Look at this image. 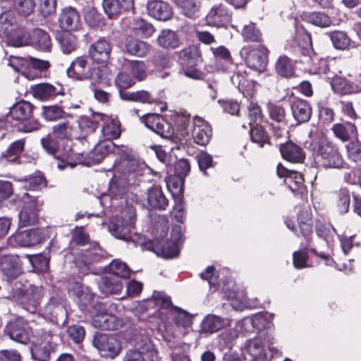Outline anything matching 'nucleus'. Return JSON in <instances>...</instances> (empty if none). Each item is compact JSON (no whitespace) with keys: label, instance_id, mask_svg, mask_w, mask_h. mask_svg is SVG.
<instances>
[{"label":"nucleus","instance_id":"6e6552de","mask_svg":"<svg viewBox=\"0 0 361 361\" xmlns=\"http://www.w3.org/2000/svg\"><path fill=\"white\" fill-rule=\"evenodd\" d=\"M114 307L113 304L97 303L94 306L95 312L92 319V324L95 328L102 330L113 331L121 325V321L108 310Z\"/></svg>","mask_w":361,"mask_h":361},{"label":"nucleus","instance_id":"de8ad7c7","mask_svg":"<svg viewBox=\"0 0 361 361\" xmlns=\"http://www.w3.org/2000/svg\"><path fill=\"white\" fill-rule=\"evenodd\" d=\"M23 187L28 190H41L47 186L45 177L41 173H35L20 180Z\"/></svg>","mask_w":361,"mask_h":361},{"label":"nucleus","instance_id":"69168bd1","mask_svg":"<svg viewBox=\"0 0 361 361\" xmlns=\"http://www.w3.org/2000/svg\"><path fill=\"white\" fill-rule=\"evenodd\" d=\"M41 145L43 149L54 158L58 159V153L59 152V142L50 136L41 138Z\"/></svg>","mask_w":361,"mask_h":361},{"label":"nucleus","instance_id":"412c9836","mask_svg":"<svg viewBox=\"0 0 361 361\" xmlns=\"http://www.w3.org/2000/svg\"><path fill=\"white\" fill-rule=\"evenodd\" d=\"M90 57L97 63H106L110 59L111 46L104 38L99 39L92 44L88 51Z\"/></svg>","mask_w":361,"mask_h":361},{"label":"nucleus","instance_id":"338daca9","mask_svg":"<svg viewBox=\"0 0 361 361\" xmlns=\"http://www.w3.org/2000/svg\"><path fill=\"white\" fill-rule=\"evenodd\" d=\"M75 295L78 298L77 302L82 306H87L90 304L94 298V294L87 287L78 285L75 289Z\"/></svg>","mask_w":361,"mask_h":361},{"label":"nucleus","instance_id":"5701e85b","mask_svg":"<svg viewBox=\"0 0 361 361\" xmlns=\"http://www.w3.org/2000/svg\"><path fill=\"white\" fill-rule=\"evenodd\" d=\"M147 11L149 16L161 21L169 20L173 15L171 7L163 1L153 0L149 1Z\"/></svg>","mask_w":361,"mask_h":361},{"label":"nucleus","instance_id":"3c124183","mask_svg":"<svg viewBox=\"0 0 361 361\" xmlns=\"http://www.w3.org/2000/svg\"><path fill=\"white\" fill-rule=\"evenodd\" d=\"M16 18L11 11H7L0 15V33L6 35L17 26Z\"/></svg>","mask_w":361,"mask_h":361},{"label":"nucleus","instance_id":"0e129e2a","mask_svg":"<svg viewBox=\"0 0 361 361\" xmlns=\"http://www.w3.org/2000/svg\"><path fill=\"white\" fill-rule=\"evenodd\" d=\"M298 224L301 235L308 239L312 231V223L307 212H302L298 216Z\"/></svg>","mask_w":361,"mask_h":361},{"label":"nucleus","instance_id":"39448f33","mask_svg":"<svg viewBox=\"0 0 361 361\" xmlns=\"http://www.w3.org/2000/svg\"><path fill=\"white\" fill-rule=\"evenodd\" d=\"M21 202L18 214L19 226L26 227L35 225L38 221L44 201L38 196L25 192L21 197Z\"/></svg>","mask_w":361,"mask_h":361},{"label":"nucleus","instance_id":"13d9d810","mask_svg":"<svg viewBox=\"0 0 361 361\" xmlns=\"http://www.w3.org/2000/svg\"><path fill=\"white\" fill-rule=\"evenodd\" d=\"M329 35L334 47L337 49L344 50L350 44V39L343 32L335 31L329 32Z\"/></svg>","mask_w":361,"mask_h":361},{"label":"nucleus","instance_id":"09e8293b","mask_svg":"<svg viewBox=\"0 0 361 361\" xmlns=\"http://www.w3.org/2000/svg\"><path fill=\"white\" fill-rule=\"evenodd\" d=\"M190 123V116L187 113L178 114L176 118V126L179 133L180 140H187L189 137L188 127Z\"/></svg>","mask_w":361,"mask_h":361},{"label":"nucleus","instance_id":"2eb2a0df","mask_svg":"<svg viewBox=\"0 0 361 361\" xmlns=\"http://www.w3.org/2000/svg\"><path fill=\"white\" fill-rule=\"evenodd\" d=\"M31 92L35 98L42 102L54 99L57 96L65 94L64 89L61 85H54L48 82L32 86Z\"/></svg>","mask_w":361,"mask_h":361},{"label":"nucleus","instance_id":"37998d69","mask_svg":"<svg viewBox=\"0 0 361 361\" xmlns=\"http://www.w3.org/2000/svg\"><path fill=\"white\" fill-rule=\"evenodd\" d=\"M62 51L69 54L74 51L78 47V39L75 35L70 32H62L57 36Z\"/></svg>","mask_w":361,"mask_h":361},{"label":"nucleus","instance_id":"a19ab883","mask_svg":"<svg viewBox=\"0 0 361 361\" xmlns=\"http://www.w3.org/2000/svg\"><path fill=\"white\" fill-rule=\"evenodd\" d=\"M142 355L150 358L152 361H159L157 352L154 349L153 344L147 336H142L136 341L135 349Z\"/></svg>","mask_w":361,"mask_h":361},{"label":"nucleus","instance_id":"49530a36","mask_svg":"<svg viewBox=\"0 0 361 361\" xmlns=\"http://www.w3.org/2000/svg\"><path fill=\"white\" fill-rule=\"evenodd\" d=\"M285 183L295 194H302L305 191L302 175L297 171L290 172L289 177L285 179Z\"/></svg>","mask_w":361,"mask_h":361},{"label":"nucleus","instance_id":"cd10ccee","mask_svg":"<svg viewBox=\"0 0 361 361\" xmlns=\"http://www.w3.org/2000/svg\"><path fill=\"white\" fill-rule=\"evenodd\" d=\"M245 350L251 361H262L266 358L264 344L260 337L248 340L245 343Z\"/></svg>","mask_w":361,"mask_h":361},{"label":"nucleus","instance_id":"20e7f679","mask_svg":"<svg viewBox=\"0 0 361 361\" xmlns=\"http://www.w3.org/2000/svg\"><path fill=\"white\" fill-rule=\"evenodd\" d=\"M114 148L116 147L111 140L100 142L87 154L85 155L84 153L78 154L75 162L62 160L58 162L57 167L62 170L68 166L73 169L76 164L92 166L102 161Z\"/></svg>","mask_w":361,"mask_h":361},{"label":"nucleus","instance_id":"4468645a","mask_svg":"<svg viewBox=\"0 0 361 361\" xmlns=\"http://www.w3.org/2000/svg\"><path fill=\"white\" fill-rule=\"evenodd\" d=\"M232 14L223 4L213 6L206 16L209 25L216 27H226L231 21Z\"/></svg>","mask_w":361,"mask_h":361},{"label":"nucleus","instance_id":"1a4fd4ad","mask_svg":"<svg viewBox=\"0 0 361 361\" xmlns=\"http://www.w3.org/2000/svg\"><path fill=\"white\" fill-rule=\"evenodd\" d=\"M59 337L49 332L43 333L40 340L31 348L32 357L38 361H48L50 355L55 351Z\"/></svg>","mask_w":361,"mask_h":361},{"label":"nucleus","instance_id":"e433bc0d","mask_svg":"<svg viewBox=\"0 0 361 361\" xmlns=\"http://www.w3.org/2000/svg\"><path fill=\"white\" fill-rule=\"evenodd\" d=\"M125 47L128 54L139 57L145 56L149 51V45L141 40L128 37L126 39Z\"/></svg>","mask_w":361,"mask_h":361},{"label":"nucleus","instance_id":"e2e57ef3","mask_svg":"<svg viewBox=\"0 0 361 361\" xmlns=\"http://www.w3.org/2000/svg\"><path fill=\"white\" fill-rule=\"evenodd\" d=\"M111 275L116 276L119 279H126L129 277L130 271L127 264L120 261H113L109 267Z\"/></svg>","mask_w":361,"mask_h":361},{"label":"nucleus","instance_id":"2f4dec72","mask_svg":"<svg viewBox=\"0 0 361 361\" xmlns=\"http://www.w3.org/2000/svg\"><path fill=\"white\" fill-rule=\"evenodd\" d=\"M34 47L42 51H49L51 42L49 34L42 29L37 28L32 31L30 42Z\"/></svg>","mask_w":361,"mask_h":361},{"label":"nucleus","instance_id":"0eeeda50","mask_svg":"<svg viewBox=\"0 0 361 361\" xmlns=\"http://www.w3.org/2000/svg\"><path fill=\"white\" fill-rule=\"evenodd\" d=\"M35 106L30 102L21 100L15 104L9 111V115L13 119L23 121L18 129L23 133H31L38 130L41 124L37 120H30L33 116Z\"/></svg>","mask_w":361,"mask_h":361},{"label":"nucleus","instance_id":"dca6fc26","mask_svg":"<svg viewBox=\"0 0 361 361\" xmlns=\"http://www.w3.org/2000/svg\"><path fill=\"white\" fill-rule=\"evenodd\" d=\"M268 54L269 50L262 45L250 49L246 55L245 62L247 66L257 71H264L268 63Z\"/></svg>","mask_w":361,"mask_h":361},{"label":"nucleus","instance_id":"9b49d317","mask_svg":"<svg viewBox=\"0 0 361 361\" xmlns=\"http://www.w3.org/2000/svg\"><path fill=\"white\" fill-rule=\"evenodd\" d=\"M140 121L147 128L162 137L169 138L173 133L171 124L159 114H147L142 116Z\"/></svg>","mask_w":361,"mask_h":361},{"label":"nucleus","instance_id":"774afa93","mask_svg":"<svg viewBox=\"0 0 361 361\" xmlns=\"http://www.w3.org/2000/svg\"><path fill=\"white\" fill-rule=\"evenodd\" d=\"M102 6L105 13L109 18L118 15L123 8L120 0H104Z\"/></svg>","mask_w":361,"mask_h":361},{"label":"nucleus","instance_id":"6ab92c4d","mask_svg":"<svg viewBox=\"0 0 361 361\" xmlns=\"http://www.w3.org/2000/svg\"><path fill=\"white\" fill-rule=\"evenodd\" d=\"M4 332L11 340L22 344H27L30 339V333L27 325L19 320L9 322L5 327Z\"/></svg>","mask_w":361,"mask_h":361},{"label":"nucleus","instance_id":"f704fd0d","mask_svg":"<svg viewBox=\"0 0 361 361\" xmlns=\"http://www.w3.org/2000/svg\"><path fill=\"white\" fill-rule=\"evenodd\" d=\"M123 68L130 71L133 78L138 81L144 80L147 77V67L142 61L125 59Z\"/></svg>","mask_w":361,"mask_h":361},{"label":"nucleus","instance_id":"4c0bfd02","mask_svg":"<svg viewBox=\"0 0 361 361\" xmlns=\"http://www.w3.org/2000/svg\"><path fill=\"white\" fill-rule=\"evenodd\" d=\"M119 96L123 101L140 103H152L153 102L151 93L143 90L135 92L121 90L119 92Z\"/></svg>","mask_w":361,"mask_h":361},{"label":"nucleus","instance_id":"f257e3e1","mask_svg":"<svg viewBox=\"0 0 361 361\" xmlns=\"http://www.w3.org/2000/svg\"><path fill=\"white\" fill-rule=\"evenodd\" d=\"M43 296L42 288L35 285L26 287L20 281L11 282L8 286L5 298L15 301L31 314L38 310L39 301Z\"/></svg>","mask_w":361,"mask_h":361},{"label":"nucleus","instance_id":"473e14b6","mask_svg":"<svg viewBox=\"0 0 361 361\" xmlns=\"http://www.w3.org/2000/svg\"><path fill=\"white\" fill-rule=\"evenodd\" d=\"M123 283L121 279L116 276H106L102 279L99 288L106 294L118 293L123 288Z\"/></svg>","mask_w":361,"mask_h":361},{"label":"nucleus","instance_id":"6e6d98bb","mask_svg":"<svg viewBox=\"0 0 361 361\" xmlns=\"http://www.w3.org/2000/svg\"><path fill=\"white\" fill-rule=\"evenodd\" d=\"M347 158L353 162H361V141L354 140L345 145Z\"/></svg>","mask_w":361,"mask_h":361},{"label":"nucleus","instance_id":"4be33fe9","mask_svg":"<svg viewBox=\"0 0 361 361\" xmlns=\"http://www.w3.org/2000/svg\"><path fill=\"white\" fill-rule=\"evenodd\" d=\"M59 21L60 27L66 30H77L81 25L79 13L72 7H67L62 10Z\"/></svg>","mask_w":361,"mask_h":361},{"label":"nucleus","instance_id":"c85d7f7f","mask_svg":"<svg viewBox=\"0 0 361 361\" xmlns=\"http://www.w3.org/2000/svg\"><path fill=\"white\" fill-rule=\"evenodd\" d=\"M104 122L102 133L104 137L109 140L118 138L121 133V123L117 118L109 117L105 115L99 116Z\"/></svg>","mask_w":361,"mask_h":361},{"label":"nucleus","instance_id":"58836bf2","mask_svg":"<svg viewBox=\"0 0 361 361\" xmlns=\"http://www.w3.org/2000/svg\"><path fill=\"white\" fill-rule=\"evenodd\" d=\"M158 44L164 49H173L180 44L177 34L171 30H163L157 37Z\"/></svg>","mask_w":361,"mask_h":361},{"label":"nucleus","instance_id":"a878e982","mask_svg":"<svg viewBox=\"0 0 361 361\" xmlns=\"http://www.w3.org/2000/svg\"><path fill=\"white\" fill-rule=\"evenodd\" d=\"M245 321L236 322L233 328L223 331L219 336V342L221 346L231 349L234 345L235 340L243 331Z\"/></svg>","mask_w":361,"mask_h":361},{"label":"nucleus","instance_id":"ea45409f","mask_svg":"<svg viewBox=\"0 0 361 361\" xmlns=\"http://www.w3.org/2000/svg\"><path fill=\"white\" fill-rule=\"evenodd\" d=\"M42 116L46 121H56L71 117V114L66 112L63 108L58 104L43 106Z\"/></svg>","mask_w":361,"mask_h":361},{"label":"nucleus","instance_id":"5fc2aeb1","mask_svg":"<svg viewBox=\"0 0 361 361\" xmlns=\"http://www.w3.org/2000/svg\"><path fill=\"white\" fill-rule=\"evenodd\" d=\"M175 3L186 17L196 18L200 5L197 4L194 0H175Z\"/></svg>","mask_w":361,"mask_h":361},{"label":"nucleus","instance_id":"393cba45","mask_svg":"<svg viewBox=\"0 0 361 361\" xmlns=\"http://www.w3.org/2000/svg\"><path fill=\"white\" fill-rule=\"evenodd\" d=\"M279 149L282 157L290 162L301 163L305 159V155L302 149L293 142L281 145Z\"/></svg>","mask_w":361,"mask_h":361},{"label":"nucleus","instance_id":"c9c22d12","mask_svg":"<svg viewBox=\"0 0 361 361\" xmlns=\"http://www.w3.org/2000/svg\"><path fill=\"white\" fill-rule=\"evenodd\" d=\"M331 130L335 137L343 142L348 141L357 133L356 126L350 122L336 123Z\"/></svg>","mask_w":361,"mask_h":361},{"label":"nucleus","instance_id":"8fccbe9b","mask_svg":"<svg viewBox=\"0 0 361 361\" xmlns=\"http://www.w3.org/2000/svg\"><path fill=\"white\" fill-rule=\"evenodd\" d=\"M250 134L252 142L257 144L259 147H263L269 142L268 133L259 124L250 126Z\"/></svg>","mask_w":361,"mask_h":361},{"label":"nucleus","instance_id":"f3484780","mask_svg":"<svg viewBox=\"0 0 361 361\" xmlns=\"http://www.w3.org/2000/svg\"><path fill=\"white\" fill-rule=\"evenodd\" d=\"M102 250L97 243H91L89 248L82 249L75 259V264L81 272L86 274L89 266L97 261L101 255Z\"/></svg>","mask_w":361,"mask_h":361},{"label":"nucleus","instance_id":"bb28decb","mask_svg":"<svg viewBox=\"0 0 361 361\" xmlns=\"http://www.w3.org/2000/svg\"><path fill=\"white\" fill-rule=\"evenodd\" d=\"M8 45L20 47L28 45L30 42V35L23 27L16 26L5 35Z\"/></svg>","mask_w":361,"mask_h":361},{"label":"nucleus","instance_id":"a18cd8bd","mask_svg":"<svg viewBox=\"0 0 361 361\" xmlns=\"http://www.w3.org/2000/svg\"><path fill=\"white\" fill-rule=\"evenodd\" d=\"M25 140L20 139L12 142L8 148L2 153L1 158L7 161L15 162L24 149Z\"/></svg>","mask_w":361,"mask_h":361},{"label":"nucleus","instance_id":"7c9ffc66","mask_svg":"<svg viewBox=\"0 0 361 361\" xmlns=\"http://www.w3.org/2000/svg\"><path fill=\"white\" fill-rule=\"evenodd\" d=\"M300 18L303 21L319 27H328L332 24L331 18L324 12H302Z\"/></svg>","mask_w":361,"mask_h":361},{"label":"nucleus","instance_id":"f03ea898","mask_svg":"<svg viewBox=\"0 0 361 361\" xmlns=\"http://www.w3.org/2000/svg\"><path fill=\"white\" fill-rule=\"evenodd\" d=\"M310 147L318 162L324 169H340L343 167L345 161L339 146L333 140L324 137L312 142Z\"/></svg>","mask_w":361,"mask_h":361},{"label":"nucleus","instance_id":"b1692460","mask_svg":"<svg viewBox=\"0 0 361 361\" xmlns=\"http://www.w3.org/2000/svg\"><path fill=\"white\" fill-rule=\"evenodd\" d=\"M146 200L149 209L164 210L169 204L161 187L155 185L147 190Z\"/></svg>","mask_w":361,"mask_h":361},{"label":"nucleus","instance_id":"f8f14e48","mask_svg":"<svg viewBox=\"0 0 361 361\" xmlns=\"http://www.w3.org/2000/svg\"><path fill=\"white\" fill-rule=\"evenodd\" d=\"M92 64L86 56H78L73 60L67 69L68 75L79 80H87L91 77Z\"/></svg>","mask_w":361,"mask_h":361},{"label":"nucleus","instance_id":"a211bd4d","mask_svg":"<svg viewBox=\"0 0 361 361\" xmlns=\"http://www.w3.org/2000/svg\"><path fill=\"white\" fill-rule=\"evenodd\" d=\"M212 135V129L208 122L202 118L195 117L192 130V137L194 142L197 145L205 146L209 142Z\"/></svg>","mask_w":361,"mask_h":361},{"label":"nucleus","instance_id":"603ef678","mask_svg":"<svg viewBox=\"0 0 361 361\" xmlns=\"http://www.w3.org/2000/svg\"><path fill=\"white\" fill-rule=\"evenodd\" d=\"M84 18L87 24L91 27H102L104 25V18L94 8L85 11Z\"/></svg>","mask_w":361,"mask_h":361},{"label":"nucleus","instance_id":"9d476101","mask_svg":"<svg viewBox=\"0 0 361 361\" xmlns=\"http://www.w3.org/2000/svg\"><path fill=\"white\" fill-rule=\"evenodd\" d=\"M92 344L102 356L116 357L121 351L119 341L113 335L97 333L92 339Z\"/></svg>","mask_w":361,"mask_h":361},{"label":"nucleus","instance_id":"052dcab7","mask_svg":"<svg viewBox=\"0 0 361 361\" xmlns=\"http://www.w3.org/2000/svg\"><path fill=\"white\" fill-rule=\"evenodd\" d=\"M200 57L199 52L195 47H188L179 52V59L185 66L196 63Z\"/></svg>","mask_w":361,"mask_h":361},{"label":"nucleus","instance_id":"ddd939ff","mask_svg":"<svg viewBox=\"0 0 361 361\" xmlns=\"http://www.w3.org/2000/svg\"><path fill=\"white\" fill-rule=\"evenodd\" d=\"M0 270L8 280L15 279L23 274L22 263L16 255L0 254Z\"/></svg>","mask_w":361,"mask_h":361},{"label":"nucleus","instance_id":"c03bdc74","mask_svg":"<svg viewBox=\"0 0 361 361\" xmlns=\"http://www.w3.org/2000/svg\"><path fill=\"white\" fill-rule=\"evenodd\" d=\"M112 78L113 74L110 68L106 65H102L97 68H92L91 77L89 79L94 82L109 85Z\"/></svg>","mask_w":361,"mask_h":361},{"label":"nucleus","instance_id":"864d4df0","mask_svg":"<svg viewBox=\"0 0 361 361\" xmlns=\"http://www.w3.org/2000/svg\"><path fill=\"white\" fill-rule=\"evenodd\" d=\"M268 112L271 120L279 125L287 126L286 112L283 106L270 103L268 104Z\"/></svg>","mask_w":361,"mask_h":361},{"label":"nucleus","instance_id":"423d86ee","mask_svg":"<svg viewBox=\"0 0 361 361\" xmlns=\"http://www.w3.org/2000/svg\"><path fill=\"white\" fill-rule=\"evenodd\" d=\"M117 153L120 156L119 169L124 176H127L124 178L127 179L128 185L135 184L134 178L140 175V171L145 167V164L141 163L137 154L126 147L117 148Z\"/></svg>","mask_w":361,"mask_h":361},{"label":"nucleus","instance_id":"aec40b11","mask_svg":"<svg viewBox=\"0 0 361 361\" xmlns=\"http://www.w3.org/2000/svg\"><path fill=\"white\" fill-rule=\"evenodd\" d=\"M291 113L298 124L307 123L312 116V107L305 100L294 98L290 102Z\"/></svg>","mask_w":361,"mask_h":361},{"label":"nucleus","instance_id":"bf43d9fd","mask_svg":"<svg viewBox=\"0 0 361 361\" xmlns=\"http://www.w3.org/2000/svg\"><path fill=\"white\" fill-rule=\"evenodd\" d=\"M242 35L247 42H259L262 39L260 30L252 23L244 26Z\"/></svg>","mask_w":361,"mask_h":361},{"label":"nucleus","instance_id":"72a5a7b5","mask_svg":"<svg viewBox=\"0 0 361 361\" xmlns=\"http://www.w3.org/2000/svg\"><path fill=\"white\" fill-rule=\"evenodd\" d=\"M173 240L166 242L161 247L163 255L166 258L176 257L179 252L178 243L181 240V232L180 228L173 230Z\"/></svg>","mask_w":361,"mask_h":361},{"label":"nucleus","instance_id":"c756f323","mask_svg":"<svg viewBox=\"0 0 361 361\" xmlns=\"http://www.w3.org/2000/svg\"><path fill=\"white\" fill-rule=\"evenodd\" d=\"M42 233L38 229H29L15 235V240L23 247L34 246L41 242Z\"/></svg>","mask_w":361,"mask_h":361},{"label":"nucleus","instance_id":"4d7b16f0","mask_svg":"<svg viewBox=\"0 0 361 361\" xmlns=\"http://www.w3.org/2000/svg\"><path fill=\"white\" fill-rule=\"evenodd\" d=\"M276 71L283 77L289 78L293 75L294 70L290 59L286 56H280L276 63Z\"/></svg>","mask_w":361,"mask_h":361},{"label":"nucleus","instance_id":"7ed1b4c3","mask_svg":"<svg viewBox=\"0 0 361 361\" xmlns=\"http://www.w3.org/2000/svg\"><path fill=\"white\" fill-rule=\"evenodd\" d=\"M135 209L132 206H127L121 213L120 217L111 219L108 225L109 232L115 238L126 241H135L133 232L135 224Z\"/></svg>","mask_w":361,"mask_h":361},{"label":"nucleus","instance_id":"680f3d73","mask_svg":"<svg viewBox=\"0 0 361 361\" xmlns=\"http://www.w3.org/2000/svg\"><path fill=\"white\" fill-rule=\"evenodd\" d=\"M13 4L18 13L23 16H30L35 8V0H13Z\"/></svg>","mask_w":361,"mask_h":361},{"label":"nucleus","instance_id":"79ce46f5","mask_svg":"<svg viewBox=\"0 0 361 361\" xmlns=\"http://www.w3.org/2000/svg\"><path fill=\"white\" fill-rule=\"evenodd\" d=\"M225 326V319L215 315L208 314L201 323V329L206 333H214Z\"/></svg>","mask_w":361,"mask_h":361}]
</instances>
